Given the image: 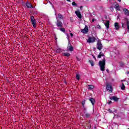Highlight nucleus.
<instances>
[{
	"label": "nucleus",
	"instance_id": "nucleus-1",
	"mask_svg": "<svg viewBox=\"0 0 129 129\" xmlns=\"http://www.w3.org/2000/svg\"><path fill=\"white\" fill-rule=\"evenodd\" d=\"M99 66H100V69L101 71H104V68H105V58H104L102 60L99 61Z\"/></svg>",
	"mask_w": 129,
	"mask_h": 129
},
{
	"label": "nucleus",
	"instance_id": "nucleus-2",
	"mask_svg": "<svg viewBox=\"0 0 129 129\" xmlns=\"http://www.w3.org/2000/svg\"><path fill=\"white\" fill-rule=\"evenodd\" d=\"M55 16H56V21H57V27H62V26H63V23H62V22H61L60 21H59L58 20V17H57V12H55Z\"/></svg>",
	"mask_w": 129,
	"mask_h": 129
},
{
	"label": "nucleus",
	"instance_id": "nucleus-3",
	"mask_svg": "<svg viewBox=\"0 0 129 129\" xmlns=\"http://www.w3.org/2000/svg\"><path fill=\"white\" fill-rule=\"evenodd\" d=\"M31 23L33 25V26L34 27V28H36V27H37L36 24H37V22H36V20L35 19V18L34 17V16H32L31 17Z\"/></svg>",
	"mask_w": 129,
	"mask_h": 129
},
{
	"label": "nucleus",
	"instance_id": "nucleus-4",
	"mask_svg": "<svg viewBox=\"0 0 129 129\" xmlns=\"http://www.w3.org/2000/svg\"><path fill=\"white\" fill-rule=\"evenodd\" d=\"M96 39L95 37H89L87 39V42L88 43H94L95 42V40Z\"/></svg>",
	"mask_w": 129,
	"mask_h": 129
},
{
	"label": "nucleus",
	"instance_id": "nucleus-5",
	"mask_svg": "<svg viewBox=\"0 0 129 129\" xmlns=\"http://www.w3.org/2000/svg\"><path fill=\"white\" fill-rule=\"evenodd\" d=\"M106 89L108 92H112V87L110 85H106Z\"/></svg>",
	"mask_w": 129,
	"mask_h": 129
},
{
	"label": "nucleus",
	"instance_id": "nucleus-6",
	"mask_svg": "<svg viewBox=\"0 0 129 129\" xmlns=\"http://www.w3.org/2000/svg\"><path fill=\"white\" fill-rule=\"evenodd\" d=\"M97 49L98 50H101V49H102V44H101V42L98 41L97 43Z\"/></svg>",
	"mask_w": 129,
	"mask_h": 129
},
{
	"label": "nucleus",
	"instance_id": "nucleus-7",
	"mask_svg": "<svg viewBox=\"0 0 129 129\" xmlns=\"http://www.w3.org/2000/svg\"><path fill=\"white\" fill-rule=\"evenodd\" d=\"M75 13L76 14V15H77V16L78 17L79 19H81V18H82L80 11H76L75 12Z\"/></svg>",
	"mask_w": 129,
	"mask_h": 129
},
{
	"label": "nucleus",
	"instance_id": "nucleus-8",
	"mask_svg": "<svg viewBox=\"0 0 129 129\" xmlns=\"http://www.w3.org/2000/svg\"><path fill=\"white\" fill-rule=\"evenodd\" d=\"M88 32V27L87 26H85V28L81 30V32L83 34H86Z\"/></svg>",
	"mask_w": 129,
	"mask_h": 129
},
{
	"label": "nucleus",
	"instance_id": "nucleus-9",
	"mask_svg": "<svg viewBox=\"0 0 129 129\" xmlns=\"http://www.w3.org/2000/svg\"><path fill=\"white\" fill-rule=\"evenodd\" d=\"M68 50L69 51H70L71 52H72V51H73L74 49L73 48V47L72 46V45H71V44H69L68 46Z\"/></svg>",
	"mask_w": 129,
	"mask_h": 129
},
{
	"label": "nucleus",
	"instance_id": "nucleus-10",
	"mask_svg": "<svg viewBox=\"0 0 129 129\" xmlns=\"http://www.w3.org/2000/svg\"><path fill=\"white\" fill-rule=\"evenodd\" d=\"M114 27H115V30H119V24H118V23H117V22L115 23Z\"/></svg>",
	"mask_w": 129,
	"mask_h": 129
},
{
	"label": "nucleus",
	"instance_id": "nucleus-11",
	"mask_svg": "<svg viewBox=\"0 0 129 129\" xmlns=\"http://www.w3.org/2000/svg\"><path fill=\"white\" fill-rule=\"evenodd\" d=\"M104 25L105 27L107 28V29H108L109 28V21H107L104 22Z\"/></svg>",
	"mask_w": 129,
	"mask_h": 129
},
{
	"label": "nucleus",
	"instance_id": "nucleus-12",
	"mask_svg": "<svg viewBox=\"0 0 129 129\" xmlns=\"http://www.w3.org/2000/svg\"><path fill=\"white\" fill-rule=\"evenodd\" d=\"M123 12H124V14L126 16H128L129 15V11L127 10L126 9H123Z\"/></svg>",
	"mask_w": 129,
	"mask_h": 129
},
{
	"label": "nucleus",
	"instance_id": "nucleus-13",
	"mask_svg": "<svg viewBox=\"0 0 129 129\" xmlns=\"http://www.w3.org/2000/svg\"><path fill=\"white\" fill-rule=\"evenodd\" d=\"M90 101L91 102L92 105H94V103H95V100L94 99L91 98L89 99Z\"/></svg>",
	"mask_w": 129,
	"mask_h": 129
},
{
	"label": "nucleus",
	"instance_id": "nucleus-14",
	"mask_svg": "<svg viewBox=\"0 0 129 129\" xmlns=\"http://www.w3.org/2000/svg\"><path fill=\"white\" fill-rule=\"evenodd\" d=\"M26 6H27V8H30V9H32V8H33V6H32V4H31L30 3H26Z\"/></svg>",
	"mask_w": 129,
	"mask_h": 129
},
{
	"label": "nucleus",
	"instance_id": "nucleus-15",
	"mask_svg": "<svg viewBox=\"0 0 129 129\" xmlns=\"http://www.w3.org/2000/svg\"><path fill=\"white\" fill-rule=\"evenodd\" d=\"M111 99V100H114V101H117L118 100V98L115 96H113Z\"/></svg>",
	"mask_w": 129,
	"mask_h": 129
},
{
	"label": "nucleus",
	"instance_id": "nucleus-16",
	"mask_svg": "<svg viewBox=\"0 0 129 129\" xmlns=\"http://www.w3.org/2000/svg\"><path fill=\"white\" fill-rule=\"evenodd\" d=\"M63 56H65L66 57H69L70 56V53L67 52L62 53Z\"/></svg>",
	"mask_w": 129,
	"mask_h": 129
},
{
	"label": "nucleus",
	"instance_id": "nucleus-17",
	"mask_svg": "<svg viewBox=\"0 0 129 129\" xmlns=\"http://www.w3.org/2000/svg\"><path fill=\"white\" fill-rule=\"evenodd\" d=\"M125 88V86H124V84L123 83H122L121 86V89L122 90H124Z\"/></svg>",
	"mask_w": 129,
	"mask_h": 129
},
{
	"label": "nucleus",
	"instance_id": "nucleus-18",
	"mask_svg": "<svg viewBox=\"0 0 129 129\" xmlns=\"http://www.w3.org/2000/svg\"><path fill=\"white\" fill-rule=\"evenodd\" d=\"M93 88H94V86H93V85H90L88 86V89L92 90Z\"/></svg>",
	"mask_w": 129,
	"mask_h": 129
},
{
	"label": "nucleus",
	"instance_id": "nucleus-19",
	"mask_svg": "<svg viewBox=\"0 0 129 129\" xmlns=\"http://www.w3.org/2000/svg\"><path fill=\"white\" fill-rule=\"evenodd\" d=\"M104 56V54L102 53V52H100L99 54L98 55V58H100L101 57H103Z\"/></svg>",
	"mask_w": 129,
	"mask_h": 129
},
{
	"label": "nucleus",
	"instance_id": "nucleus-20",
	"mask_svg": "<svg viewBox=\"0 0 129 129\" xmlns=\"http://www.w3.org/2000/svg\"><path fill=\"white\" fill-rule=\"evenodd\" d=\"M57 20H58V19H63V16H62L61 15V14H58V17H57Z\"/></svg>",
	"mask_w": 129,
	"mask_h": 129
},
{
	"label": "nucleus",
	"instance_id": "nucleus-21",
	"mask_svg": "<svg viewBox=\"0 0 129 129\" xmlns=\"http://www.w3.org/2000/svg\"><path fill=\"white\" fill-rule=\"evenodd\" d=\"M76 76L77 80H79V79H80V75H79V74H77Z\"/></svg>",
	"mask_w": 129,
	"mask_h": 129
},
{
	"label": "nucleus",
	"instance_id": "nucleus-22",
	"mask_svg": "<svg viewBox=\"0 0 129 129\" xmlns=\"http://www.w3.org/2000/svg\"><path fill=\"white\" fill-rule=\"evenodd\" d=\"M55 52L56 53H60L61 52V49L58 48L55 50Z\"/></svg>",
	"mask_w": 129,
	"mask_h": 129
},
{
	"label": "nucleus",
	"instance_id": "nucleus-23",
	"mask_svg": "<svg viewBox=\"0 0 129 129\" xmlns=\"http://www.w3.org/2000/svg\"><path fill=\"white\" fill-rule=\"evenodd\" d=\"M89 63H90L91 66H94V64L93 61L89 60Z\"/></svg>",
	"mask_w": 129,
	"mask_h": 129
},
{
	"label": "nucleus",
	"instance_id": "nucleus-24",
	"mask_svg": "<svg viewBox=\"0 0 129 129\" xmlns=\"http://www.w3.org/2000/svg\"><path fill=\"white\" fill-rule=\"evenodd\" d=\"M60 31H61V32H63V33H65V29L64 28H60Z\"/></svg>",
	"mask_w": 129,
	"mask_h": 129
},
{
	"label": "nucleus",
	"instance_id": "nucleus-25",
	"mask_svg": "<svg viewBox=\"0 0 129 129\" xmlns=\"http://www.w3.org/2000/svg\"><path fill=\"white\" fill-rule=\"evenodd\" d=\"M86 115V117H89V116H90V114L88 113H86L85 114Z\"/></svg>",
	"mask_w": 129,
	"mask_h": 129
},
{
	"label": "nucleus",
	"instance_id": "nucleus-26",
	"mask_svg": "<svg viewBox=\"0 0 129 129\" xmlns=\"http://www.w3.org/2000/svg\"><path fill=\"white\" fill-rule=\"evenodd\" d=\"M118 7H119V5L118 4H115L114 6V9H116V8H118Z\"/></svg>",
	"mask_w": 129,
	"mask_h": 129
},
{
	"label": "nucleus",
	"instance_id": "nucleus-27",
	"mask_svg": "<svg viewBox=\"0 0 129 129\" xmlns=\"http://www.w3.org/2000/svg\"><path fill=\"white\" fill-rule=\"evenodd\" d=\"M72 6H75V7H77V4L75 3V2L72 3Z\"/></svg>",
	"mask_w": 129,
	"mask_h": 129
},
{
	"label": "nucleus",
	"instance_id": "nucleus-28",
	"mask_svg": "<svg viewBox=\"0 0 129 129\" xmlns=\"http://www.w3.org/2000/svg\"><path fill=\"white\" fill-rule=\"evenodd\" d=\"M127 29L129 30V21H127Z\"/></svg>",
	"mask_w": 129,
	"mask_h": 129
},
{
	"label": "nucleus",
	"instance_id": "nucleus-29",
	"mask_svg": "<svg viewBox=\"0 0 129 129\" xmlns=\"http://www.w3.org/2000/svg\"><path fill=\"white\" fill-rule=\"evenodd\" d=\"M96 28L97 29H101V27L99 25H97Z\"/></svg>",
	"mask_w": 129,
	"mask_h": 129
},
{
	"label": "nucleus",
	"instance_id": "nucleus-30",
	"mask_svg": "<svg viewBox=\"0 0 129 129\" xmlns=\"http://www.w3.org/2000/svg\"><path fill=\"white\" fill-rule=\"evenodd\" d=\"M84 104H85V101H83L82 102V106H84Z\"/></svg>",
	"mask_w": 129,
	"mask_h": 129
},
{
	"label": "nucleus",
	"instance_id": "nucleus-31",
	"mask_svg": "<svg viewBox=\"0 0 129 129\" xmlns=\"http://www.w3.org/2000/svg\"><path fill=\"white\" fill-rule=\"evenodd\" d=\"M115 9V10H116V11H120V9L119 8V6L118 7H116Z\"/></svg>",
	"mask_w": 129,
	"mask_h": 129
},
{
	"label": "nucleus",
	"instance_id": "nucleus-32",
	"mask_svg": "<svg viewBox=\"0 0 129 129\" xmlns=\"http://www.w3.org/2000/svg\"><path fill=\"white\" fill-rule=\"evenodd\" d=\"M108 111H109L110 113H111L112 112V110H111L110 109H108Z\"/></svg>",
	"mask_w": 129,
	"mask_h": 129
},
{
	"label": "nucleus",
	"instance_id": "nucleus-33",
	"mask_svg": "<svg viewBox=\"0 0 129 129\" xmlns=\"http://www.w3.org/2000/svg\"><path fill=\"white\" fill-rule=\"evenodd\" d=\"M49 4L52 6V8H54V6H53V4L50 2H49Z\"/></svg>",
	"mask_w": 129,
	"mask_h": 129
},
{
	"label": "nucleus",
	"instance_id": "nucleus-34",
	"mask_svg": "<svg viewBox=\"0 0 129 129\" xmlns=\"http://www.w3.org/2000/svg\"><path fill=\"white\" fill-rule=\"evenodd\" d=\"M70 35H71V37L72 38V37H73V34H72V33H71Z\"/></svg>",
	"mask_w": 129,
	"mask_h": 129
},
{
	"label": "nucleus",
	"instance_id": "nucleus-35",
	"mask_svg": "<svg viewBox=\"0 0 129 129\" xmlns=\"http://www.w3.org/2000/svg\"><path fill=\"white\" fill-rule=\"evenodd\" d=\"M111 102H112L111 101H110L108 102V104H111Z\"/></svg>",
	"mask_w": 129,
	"mask_h": 129
},
{
	"label": "nucleus",
	"instance_id": "nucleus-36",
	"mask_svg": "<svg viewBox=\"0 0 129 129\" xmlns=\"http://www.w3.org/2000/svg\"><path fill=\"white\" fill-rule=\"evenodd\" d=\"M67 36L68 37V39H69V35H68V34H67Z\"/></svg>",
	"mask_w": 129,
	"mask_h": 129
},
{
	"label": "nucleus",
	"instance_id": "nucleus-37",
	"mask_svg": "<svg viewBox=\"0 0 129 129\" xmlns=\"http://www.w3.org/2000/svg\"><path fill=\"white\" fill-rule=\"evenodd\" d=\"M110 9H111V10H113V8L111 7Z\"/></svg>",
	"mask_w": 129,
	"mask_h": 129
},
{
	"label": "nucleus",
	"instance_id": "nucleus-38",
	"mask_svg": "<svg viewBox=\"0 0 129 129\" xmlns=\"http://www.w3.org/2000/svg\"><path fill=\"white\" fill-rule=\"evenodd\" d=\"M92 22H94V19H92Z\"/></svg>",
	"mask_w": 129,
	"mask_h": 129
},
{
	"label": "nucleus",
	"instance_id": "nucleus-39",
	"mask_svg": "<svg viewBox=\"0 0 129 129\" xmlns=\"http://www.w3.org/2000/svg\"><path fill=\"white\" fill-rule=\"evenodd\" d=\"M67 2H71V0H67Z\"/></svg>",
	"mask_w": 129,
	"mask_h": 129
},
{
	"label": "nucleus",
	"instance_id": "nucleus-40",
	"mask_svg": "<svg viewBox=\"0 0 129 129\" xmlns=\"http://www.w3.org/2000/svg\"><path fill=\"white\" fill-rule=\"evenodd\" d=\"M118 1V2H121V0H117Z\"/></svg>",
	"mask_w": 129,
	"mask_h": 129
},
{
	"label": "nucleus",
	"instance_id": "nucleus-41",
	"mask_svg": "<svg viewBox=\"0 0 129 129\" xmlns=\"http://www.w3.org/2000/svg\"><path fill=\"white\" fill-rule=\"evenodd\" d=\"M122 27H123V23H122Z\"/></svg>",
	"mask_w": 129,
	"mask_h": 129
},
{
	"label": "nucleus",
	"instance_id": "nucleus-42",
	"mask_svg": "<svg viewBox=\"0 0 129 129\" xmlns=\"http://www.w3.org/2000/svg\"><path fill=\"white\" fill-rule=\"evenodd\" d=\"M127 74H129V72L127 73Z\"/></svg>",
	"mask_w": 129,
	"mask_h": 129
},
{
	"label": "nucleus",
	"instance_id": "nucleus-43",
	"mask_svg": "<svg viewBox=\"0 0 129 129\" xmlns=\"http://www.w3.org/2000/svg\"><path fill=\"white\" fill-rule=\"evenodd\" d=\"M106 71H107V72H108V70H106Z\"/></svg>",
	"mask_w": 129,
	"mask_h": 129
},
{
	"label": "nucleus",
	"instance_id": "nucleus-44",
	"mask_svg": "<svg viewBox=\"0 0 129 129\" xmlns=\"http://www.w3.org/2000/svg\"><path fill=\"white\" fill-rule=\"evenodd\" d=\"M121 81H124V80H122Z\"/></svg>",
	"mask_w": 129,
	"mask_h": 129
},
{
	"label": "nucleus",
	"instance_id": "nucleus-45",
	"mask_svg": "<svg viewBox=\"0 0 129 129\" xmlns=\"http://www.w3.org/2000/svg\"><path fill=\"white\" fill-rule=\"evenodd\" d=\"M128 129H129V128Z\"/></svg>",
	"mask_w": 129,
	"mask_h": 129
}]
</instances>
